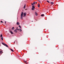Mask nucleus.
Instances as JSON below:
<instances>
[{
	"label": "nucleus",
	"mask_w": 64,
	"mask_h": 64,
	"mask_svg": "<svg viewBox=\"0 0 64 64\" xmlns=\"http://www.w3.org/2000/svg\"><path fill=\"white\" fill-rule=\"evenodd\" d=\"M3 53V50L1 49L0 50V56Z\"/></svg>",
	"instance_id": "20e7f679"
},
{
	"label": "nucleus",
	"mask_w": 64,
	"mask_h": 64,
	"mask_svg": "<svg viewBox=\"0 0 64 64\" xmlns=\"http://www.w3.org/2000/svg\"><path fill=\"white\" fill-rule=\"evenodd\" d=\"M2 34H1L0 35V37H2Z\"/></svg>",
	"instance_id": "f3484780"
},
{
	"label": "nucleus",
	"mask_w": 64,
	"mask_h": 64,
	"mask_svg": "<svg viewBox=\"0 0 64 64\" xmlns=\"http://www.w3.org/2000/svg\"><path fill=\"white\" fill-rule=\"evenodd\" d=\"M10 50H11V51H12V52H14V50H13L11 48H10Z\"/></svg>",
	"instance_id": "0eeeda50"
},
{
	"label": "nucleus",
	"mask_w": 64,
	"mask_h": 64,
	"mask_svg": "<svg viewBox=\"0 0 64 64\" xmlns=\"http://www.w3.org/2000/svg\"><path fill=\"white\" fill-rule=\"evenodd\" d=\"M25 63H27V62H25Z\"/></svg>",
	"instance_id": "b1692460"
},
{
	"label": "nucleus",
	"mask_w": 64,
	"mask_h": 64,
	"mask_svg": "<svg viewBox=\"0 0 64 64\" xmlns=\"http://www.w3.org/2000/svg\"><path fill=\"white\" fill-rule=\"evenodd\" d=\"M1 23H3V22L2 21H1Z\"/></svg>",
	"instance_id": "412c9836"
},
{
	"label": "nucleus",
	"mask_w": 64,
	"mask_h": 64,
	"mask_svg": "<svg viewBox=\"0 0 64 64\" xmlns=\"http://www.w3.org/2000/svg\"><path fill=\"white\" fill-rule=\"evenodd\" d=\"M38 7L39 8L40 7V4H38Z\"/></svg>",
	"instance_id": "9d476101"
},
{
	"label": "nucleus",
	"mask_w": 64,
	"mask_h": 64,
	"mask_svg": "<svg viewBox=\"0 0 64 64\" xmlns=\"http://www.w3.org/2000/svg\"><path fill=\"white\" fill-rule=\"evenodd\" d=\"M36 4H37V2H36Z\"/></svg>",
	"instance_id": "5701e85b"
},
{
	"label": "nucleus",
	"mask_w": 64,
	"mask_h": 64,
	"mask_svg": "<svg viewBox=\"0 0 64 64\" xmlns=\"http://www.w3.org/2000/svg\"><path fill=\"white\" fill-rule=\"evenodd\" d=\"M14 27H12V30H14Z\"/></svg>",
	"instance_id": "9b49d317"
},
{
	"label": "nucleus",
	"mask_w": 64,
	"mask_h": 64,
	"mask_svg": "<svg viewBox=\"0 0 64 64\" xmlns=\"http://www.w3.org/2000/svg\"><path fill=\"white\" fill-rule=\"evenodd\" d=\"M35 4V2H34L33 3V4H32V10H34V9H35V7H34V5H34V4Z\"/></svg>",
	"instance_id": "f257e3e1"
},
{
	"label": "nucleus",
	"mask_w": 64,
	"mask_h": 64,
	"mask_svg": "<svg viewBox=\"0 0 64 64\" xmlns=\"http://www.w3.org/2000/svg\"><path fill=\"white\" fill-rule=\"evenodd\" d=\"M24 16H26V14L25 13H24Z\"/></svg>",
	"instance_id": "4468645a"
},
{
	"label": "nucleus",
	"mask_w": 64,
	"mask_h": 64,
	"mask_svg": "<svg viewBox=\"0 0 64 64\" xmlns=\"http://www.w3.org/2000/svg\"><path fill=\"white\" fill-rule=\"evenodd\" d=\"M47 2H48V3H49V1H48V0H47Z\"/></svg>",
	"instance_id": "6ab92c4d"
},
{
	"label": "nucleus",
	"mask_w": 64,
	"mask_h": 64,
	"mask_svg": "<svg viewBox=\"0 0 64 64\" xmlns=\"http://www.w3.org/2000/svg\"><path fill=\"white\" fill-rule=\"evenodd\" d=\"M44 16V14H42L41 15V16Z\"/></svg>",
	"instance_id": "dca6fc26"
},
{
	"label": "nucleus",
	"mask_w": 64,
	"mask_h": 64,
	"mask_svg": "<svg viewBox=\"0 0 64 64\" xmlns=\"http://www.w3.org/2000/svg\"><path fill=\"white\" fill-rule=\"evenodd\" d=\"M10 32L11 33V34H13V32H12V31H10Z\"/></svg>",
	"instance_id": "1a4fd4ad"
},
{
	"label": "nucleus",
	"mask_w": 64,
	"mask_h": 64,
	"mask_svg": "<svg viewBox=\"0 0 64 64\" xmlns=\"http://www.w3.org/2000/svg\"><path fill=\"white\" fill-rule=\"evenodd\" d=\"M26 4H25L24 6V9H25V7H26Z\"/></svg>",
	"instance_id": "6e6552de"
},
{
	"label": "nucleus",
	"mask_w": 64,
	"mask_h": 64,
	"mask_svg": "<svg viewBox=\"0 0 64 64\" xmlns=\"http://www.w3.org/2000/svg\"><path fill=\"white\" fill-rule=\"evenodd\" d=\"M2 43L3 45H4V46H6V47H8V46L7 44H6L3 42Z\"/></svg>",
	"instance_id": "7ed1b4c3"
},
{
	"label": "nucleus",
	"mask_w": 64,
	"mask_h": 64,
	"mask_svg": "<svg viewBox=\"0 0 64 64\" xmlns=\"http://www.w3.org/2000/svg\"><path fill=\"white\" fill-rule=\"evenodd\" d=\"M19 26L20 28H21V26Z\"/></svg>",
	"instance_id": "a211bd4d"
},
{
	"label": "nucleus",
	"mask_w": 64,
	"mask_h": 64,
	"mask_svg": "<svg viewBox=\"0 0 64 64\" xmlns=\"http://www.w3.org/2000/svg\"><path fill=\"white\" fill-rule=\"evenodd\" d=\"M16 30H18V31L20 30V32H21V31H22V30L20 29H18L17 28Z\"/></svg>",
	"instance_id": "423d86ee"
},
{
	"label": "nucleus",
	"mask_w": 64,
	"mask_h": 64,
	"mask_svg": "<svg viewBox=\"0 0 64 64\" xmlns=\"http://www.w3.org/2000/svg\"><path fill=\"white\" fill-rule=\"evenodd\" d=\"M35 14L36 16H37L38 15V14H37V13L36 12H35Z\"/></svg>",
	"instance_id": "39448f33"
},
{
	"label": "nucleus",
	"mask_w": 64,
	"mask_h": 64,
	"mask_svg": "<svg viewBox=\"0 0 64 64\" xmlns=\"http://www.w3.org/2000/svg\"><path fill=\"white\" fill-rule=\"evenodd\" d=\"M23 12H22L20 17V19H23Z\"/></svg>",
	"instance_id": "f03ea898"
},
{
	"label": "nucleus",
	"mask_w": 64,
	"mask_h": 64,
	"mask_svg": "<svg viewBox=\"0 0 64 64\" xmlns=\"http://www.w3.org/2000/svg\"><path fill=\"white\" fill-rule=\"evenodd\" d=\"M14 32H15L16 33L17 32V30H14Z\"/></svg>",
	"instance_id": "ddd939ff"
},
{
	"label": "nucleus",
	"mask_w": 64,
	"mask_h": 64,
	"mask_svg": "<svg viewBox=\"0 0 64 64\" xmlns=\"http://www.w3.org/2000/svg\"><path fill=\"white\" fill-rule=\"evenodd\" d=\"M1 39L2 40H3V38L2 37Z\"/></svg>",
	"instance_id": "2eb2a0df"
},
{
	"label": "nucleus",
	"mask_w": 64,
	"mask_h": 64,
	"mask_svg": "<svg viewBox=\"0 0 64 64\" xmlns=\"http://www.w3.org/2000/svg\"><path fill=\"white\" fill-rule=\"evenodd\" d=\"M16 24L17 25H19V22H17L16 23Z\"/></svg>",
	"instance_id": "f8f14e48"
},
{
	"label": "nucleus",
	"mask_w": 64,
	"mask_h": 64,
	"mask_svg": "<svg viewBox=\"0 0 64 64\" xmlns=\"http://www.w3.org/2000/svg\"><path fill=\"white\" fill-rule=\"evenodd\" d=\"M5 23L6 24V22H5Z\"/></svg>",
	"instance_id": "4be33fe9"
},
{
	"label": "nucleus",
	"mask_w": 64,
	"mask_h": 64,
	"mask_svg": "<svg viewBox=\"0 0 64 64\" xmlns=\"http://www.w3.org/2000/svg\"><path fill=\"white\" fill-rule=\"evenodd\" d=\"M51 4H53V2H51Z\"/></svg>",
	"instance_id": "aec40b11"
}]
</instances>
